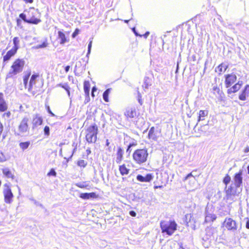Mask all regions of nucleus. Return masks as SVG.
<instances>
[{"label": "nucleus", "instance_id": "nucleus-1", "mask_svg": "<svg viewBox=\"0 0 249 249\" xmlns=\"http://www.w3.org/2000/svg\"><path fill=\"white\" fill-rule=\"evenodd\" d=\"M242 189V188L231 183L228 186L225 187L224 191L226 193L225 199L231 203L236 200V196H237L241 192Z\"/></svg>", "mask_w": 249, "mask_h": 249}, {"label": "nucleus", "instance_id": "nucleus-2", "mask_svg": "<svg viewBox=\"0 0 249 249\" xmlns=\"http://www.w3.org/2000/svg\"><path fill=\"white\" fill-rule=\"evenodd\" d=\"M25 64V61L23 59H16L11 67L9 72L6 75V79L13 78L15 75L21 72Z\"/></svg>", "mask_w": 249, "mask_h": 249}, {"label": "nucleus", "instance_id": "nucleus-3", "mask_svg": "<svg viewBox=\"0 0 249 249\" xmlns=\"http://www.w3.org/2000/svg\"><path fill=\"white\" fill-rule=\"evenodd\" d=\"M160 227L162 233H165L171 236L177 230L178 225L174 220L161 221L160 222Z\"/></svg>", "mask_w": 249, "mask_h": 249}, {"label": "nucleus", "instance_id": "nucleus-4", "mask_svg": "<svg viewBox=\"0 0 249 249\" xmlns=\"http://www.w3.org/2000/svg\"><path fill=\"white\" fill-rule=\"evenodd\" d=\"M39 75L38 73H34L31 77L29 84L28 85V91L32 92L33 95L36 94H39L41 92V88H42L43 84L42 83L39 86H36L37 79L39 78Z\"/></svg>", "mask_w": 249, "mask_h": 249}, {"label": "nucleus", "instance_id": "nucleus-5", "mask_svg": "<svg viewBox=\"0 0 249 249\" xmlns=\"http://www.w3.org/2000/svg\"><path fill=\"white\" fill-rule=\"evenodd\" d=\"M148 153L145 148L136 150L132 155L134 161L140 165L144 163L147 160Z\"/></svg>", "mask_w": 249, "mask_h": 249}, {"label": "nucleus", "instance_id": "nucleus-6", "mask_svg": "<svg viewBox=\"0 0 249 249\" xmlns=\"http://www.w3.org/2000/svg\"><path fill=\"white\" fill-rule=\"evenodd\" d=\"M89 58L86 56L76 62L74 72L76 76H79L86 70L87 64L88 63Z\"/></svg>", "mask_w": 249, "mask_h": 249}, {"label": "nucleus", "instance_id": "nucleus-7", "mask_svg": "<svg viewBox=\"0 0 249 249\" xmlns=\"http://www.w3.org/2000/svg\"><path fill=\"white\" fill-rule=\"evenodd\" d=\"M3 194L4 202L7 204H11L13 201L14 195L10 187V183H5L3 185Z\"/></svg>", "mask_w": 249, "mask_h": 249}, {"label": "nucleus", "instance_id": "nucleus-8", "mask_svg": "<svg viewBox=\"0 0 249 249\" xmlns=\"http://www.w3.org/2000/svg\"><path fill=\"white\" fill-rule=\"evenodd\" d=\"M38 13V9H36L35 8H30L29 9V13L31 17V18L29 19L27 23L32 24H37L41 22V20L35 17V14Z\"/></svg>", "mask_w": 249, "mask_h": 249}, {"label": "nucleus", "instance_id": "nucleus-9", "mask_svg": "<svg viewBox=\"0 0 249 249\" xmlns=\"http://www.w3.org/2000/svg\"><path fill=\"white\" fill-rule=\"evenodd\" d=\"M224 226L229 231H234L237 230L236 222L231 218H226L224 223Z\"/></svg>", "mask_w": 249, "mask_h": 249}, {"label": "nucleus", "instance_id": "nucleus-10", "mask_svg": "<svg viewBox=\"0 0 249 249\" xmlns=\"http://www.w3.org/2000/svg\"><path fill=\"white\" fill-rule=\"evenodd\" d=\"M28 121L29 119L27 117H24L22 120L18 127V131L19 133H17L18 135H20L21 134H23L28 131L29 129L28 125Z\"/></svg>", "mask_w": 249, "mask_h": 249}, {"label": "nucleus", "instance_id": "nucleus-11", "mask_svg": "<svg viewBox=\"0 0 249 249\" xmlns=\"http://www.w3.org/2000/svg\"><path fill=\"white\" fill-rule=\"evenodd\" d=\"M243 171L240 170L238 173L235 174L233 180L231 181L232 184L237 186L240 188H242V183H243Z\"/></svg>", "mask_w": 249, "mask_h": 249}, {"label": "nucleus", "instance_id": "nucleus-12", "mask_svg": "<svg viewBox=\"0 0 249 249\" xmlns=\"http://www.w3.org/2000/svg\"><path fill=\"white\" fill-rule=\"evenodd\" d=\"M211 209H212V208H211ZM216 218V215L211 212V210H209L208 206H207L205 209V222L206 223H211L213 222Z\"/></svg>", "mask_w": 249, "mask_h": 249}, {"label": "nucleus", "instance_id": "nucleus-13", "mask_svg": "<svg viewBox=\"0 0 249 249\" xmlns=\"http://www.w3.org/2000/svg\"><path fill=\"white\" fill-rule=\"evenodd\" d=\"M225 85L226 87L228 88L230 87L232 84H233L237 79V77L235 74L233 73L228 74L225 75Z\"/></svg>", "mask_w": 249, "mask_h": 249}, {"label": "nucleus", "instance_id": "nucleus-14", "mask_svg": "<svg viewBox=\"0 0 249 249\" xmlns=\"http://www.w3.org/2000/svg\"><path fill=\"white\" fill-rule=\"evenodd\" d=\"M186 226L188 227H190L193 230H195L196 229V221L194 218L192 217V216L191 214H187L185 215Z\"/></svg>", "mask_w": 249, "mask_h": 249}, {"label": "nucleus", "instance_id": "nucleus-15", "mask_svg": "<svg viewBox=\"0 0 249 249\" xmlns=\"http://www.w3.org/2000/svg\"><path fill=\"white\" fill-rule=\"evenodd\" d=\"M153 178L154 176L151 173L147 174L144 176L139 174L136 177L137 180L140 182H149L153 179Z\"/></svg>", "mask_w": 249, "mask_h": 249}, {"label": "nucleus", "instance_id": "nucleus-16", "mask_svg": "<svg viewBox=\"0 0 249 249\" xmlns=\"http://www.w3.org/2000/svg\"><path fill=\"white\" fill-rule=\"evenodd\" d=\"M43 123V119L41 116L38 114H36L33 118L32 121V128L34 129L38 126L40 125Z\"/></svg>", "mask_w": 249, "mask_h": 249}, {"label": "nucleus", "instance_id": "nucleus-17", "mask_svg": "<svg viewBox=\"0 0 249 249\" xmlns=\"http://www.w3.org/2000/svg\"><path fill=\"white\" fill-rule=\"evenodd\" d=\"M215 229L213 228H207L206 229V234L202 238L203 240L207 241V240H211L212 237L213 236V234Z\"/></svg>", "mask_w": 249, "mask_h": 249}, {"label": "nucleus", "instance_id": "nucleus-18", "mask_svg": "<svg viewBox=\"0 0 249 249\" xmlns=\"http://www.w3.org/2000/svg\"><path fill=\"white\" fill-rule=\"evenodd\" d=\"M87 133L91 134L94 135H97L98 132V129L97 125L94 124H93L89 126L86 130Z\"/></svg>", "mask_w": 249, "mask_h": 249}, {"label": "nucleus", "instance_id": "nucleus-19", "mask_svg": "<svg viewBox=\"0 0 249 249\" xmlns=\"http://www.w3.org/2000/svg\"><path fill=\"white\" fill-rule=\"evenodd\" d=\"M124 153V150L121 147H119L116 153V162L117 163L120 164L121 162L123 160Z\"/></svg>", "mask_w": 249, "mask_h": 249}, {"label": "nucleus", "instance_id": "nucleus-20", "mask_svg": "<svg viewBox=\"0 0 249 249\" xmlns=\"http://www.w3.org/2000/svg\"><path fill=\"white\" fill-rule=\"evenodd\" d=\"M249 94V85H246L244 89L242 90L241 93L239 96V99L240 100L245 101L246 99V96Z\"/></svg>", "mask_w": 249, "mask_h": 249}, {"label": "nucleus", "instance_id": "nucleus-21", "mask_svg": "<svg viewBox=\"0 0 249 249\" xmlns=\"http://www.w3.org/2000/svg\"><path fill=\"white\" fill-rule=\"evenodd\" d=\"M79 197L83 199H89L97 197V195L94 192L83 193L80 194Z\"/></svg>", "mask_w": 249, "mask_h": 249}, {"label": "nucleus", "instance_id": "nucleus-22", "mask_svg": "<svg viewBox=\"0 0 249 249\" xmlns=\"http://www.w3.org/2000/svg\"><path fill=\"white\" fill-rule=\"evenodd\" d=\"M17 52V50L13 48L8 51L6 54L3 56V61L6 62L9 61L10 58L16 53Z\"/></svg>", "mask_w": 249, "mask_h": 249}, {"label": "nucleus", "instance_id": "nucleus-23", "mask_svg": "<svg viewBox=\"0 0 249 249\" xmlns=\"http://www.w3.org/2000/svg\"><path fill=\"white\" fill-rule=\"evenodd\" d=\"M148 137L149 139H152L155 141L158 140V137L155 133V127L154 126L150 128L148 132Z\"/></svg>", "mask_w": 249, "mask_h": 249}, {"label": "nucleus", "instance_id": "nucleus-24", "mask_svg": "<svg viewBox=\"0 0 249 249\" xmlns=\"http://www.w3.org/2000/svg\"><path fill=\"white\" fill-rule=\"evenodd\" d=\"M58 38L60 39V44H64L69 41V39H67L65 35L60 31L58 32Z\"/></svg>", "mask_w": 249, "mask_h": 249}, {"label": "nucleus", "instance_id": "nucleus-25", "mask_svg": "<svg viewBox=\"0 0 249 249\" xmlns=\"http://www.w3.org/2000/svg\"><path fill=\"white\" fill-rule=\"evenodd\" d=\"M90 85L89 81H85L84 83V90L87 98H89Z\"/></svg>", "mask_w": 249, "mask_h": 249}, {"label": "nucleus", "instance_id": "nucleus-26", "mask_svg": "<svg viewBox=\"0 0 249 249\" xmlns=\"http://www.w3.org/2000/svg\"><path fill=\"white\" fill-rule=\"evenodd\" d=\"M86 139L89 143H95L97 140V135L86 133Z\"/></svg>", "mask_w": 249, "mask_h": 249}, {"label": "nucleus", "instance_id": "nucleus-27", "mask_svg": "<svg viewBox=\"0 0 249 249\" xmlns=\"http://www.w3.org/2000/svg\"><path fill=\"white\" fill-rule=\"evenodd\" d=\"M229 66L226 63H222L220 64L216 68V71H218L219 72V74H221L222 71H225L228 69Z\"/></svg>", "mask_w": 249, "mask_h": 249}, {"label": "nucleus", "instance_id": "nucleus-28", "mask_svg": "<svg viewBox=\"0 0 249 249\" xmlns=\"http://www.w3.org/2000/svg\"><path fill=\"white\" fill-rule=\"evenodd\" d=\"M124 115L129 118H134L138 115V113L136 112V110H126L124 112Z\"/></svg>", "mask_w": 249, "mask_h": 249}, {"label": "nucleus", "instance_id": "nucleus-29", "mask_svg": "<svg viewBox=\"0 0 249 249\" xmlns=\"http://www.w3.org/2000/svg\"><path fill=\"white\" fill-rule=\"evenodd\" d=\"M2 173L7 178H11L12 179H14L15 178L14 175L12 174L11 171L8 168L3 169Z\"/></svg>", "mask_w": 249, "mask_h": 249}, {"label": "nucleus", "instance_id": "nucleus-30", "mask_svg": "<svg viewBox=\"0 0 249 249\" xmlns=\"http://www.w3.org/2000/svg\"><path fill=\"white\" fill-rule=\"evenodd\" d=\"M0 109H7V104L3 98V94L0 92Z\"/></svg>", "mask_w": 249, "mask_h": 249}, {"label": "nucleus", "instance_id": "nucleus-31", "mask_svg": "<svg viewBox=\"0 0 249 249\" xmlns=\"http://www.w3.org/2000/svg\"><path fill=\"white\" fill-rule=\"evenodd\" d=\"M152 85L151 80L147 76H145L144 78L143 84L142 87L144 89H148V88Z\"/></svg>", "mask_w": 249, "mask_h": 249}, {"label": "nucleus", "instance_id": "nucleus-32", "mask_svg": "<svg viewBox=\"0 0 249 249\" xmlns=\"http://www.w3.org/2000/svg\"><path fill=\"white\" fill-rule=\"evenodd\" d=\"M119 171L122 176L127 175L129 173V170L127 169L124 164L119 166Z\"/></svg>", "mask_w": 249, "mask_h": 249}, {"label": "nucleus", "instance_id": "nucleus-33", "mask_svg": "<svg viewBox=\"0 0 249 249\" xmlns=\"http://www.w3.org/2000/svg\"><path fill=\"white\" fill-rule=\"evenodd\" d=\"M240 89V88L239 84H235L232 87H231V88H230L228 89V93L229 94L234 93V92H236L237 91H238Z\"/></svg>", "mask_w": 249, "mask_h": 249}, {"label": "nucleus", "instance_id": "nucleus-34", "mask_svg": "<svg viewBox=\"0 0 249 249\" xmlns=\"http://www.w3.org/2000/svg\"><path fill=\"white\" fill-rule=\"evenodd\" d=\"M207 110H200L198 115V121L204 120V117L208 115Z\"/></svg>", "mask_w": 249, "mask_h": 249}, {"label": "nucleus", "instance_id": "nucleus-35", "mask_svg": "<svg viewBox=\"0 0 249 249\" xmlns=\"http://www.w3.org/2000/svg\"><path fill=\"white\" fill-rule=\"evenodd\" d=\"M13 44H14V46L12 48L18 51V50L19 48V39L18 37H15L13 38Z\"/></svg>", "mask_w": 249, "mask_h": 249}, {"label": "nucleus", "instance_id": "nucleus-36", "mask_svg": "<svg viewBox=\"0 0 249 249\" xmlns=\"http://www.w3.org/2000/svg\"><path fill=\"white\" fill-rule=\"evenodd\" d=\"M75 185L81 188H87L88 187H90L89 184L86 181L78 182L75 183Z\"/></svg>", "mask_w": 249, "mask_h": 249}, {"label": "nucleus", "instance_id": "nucleus-37", "mask_svg": "<svg viewBox=\"0 0 249 249\" xmlns=\"http://www.w3.org/2000/svg\"><path fill=\"white\" fill-rule=\"evenodd\" d=\"M31 74V71H30L28 72V73L26 74L23 76V84L25 88H26V87L28 85V80H29V79L30 78Z\"/></svg>", "mask_w": 249, "mask_h": 249}, {"label": "nucleus", "instance_id": "nucleus-38", "mask_svg": "<svg viewBox=\"0 0 249 249\" xmlns=\"http://www.w3.org/2000/svg\"><path fill=\"white\" fill-rule=\"evenodd\" d=\"M110 91V89H107L103 94V98L106 102H108V95Z\"/></svg>", "mask_w": 249, "mask_h": 249}, {"label": "nucleus", "instance_id": "nucleus-39", "mask_svg": "<svg viewBox=\"0 0 249 249\" xmlns=\"http://www.w3.org/2000/svg\"><path fill=\"white\" fill-rule=\"evenodd\" d=\"M231 181V177L229 175H226L223 179V182L225 185V187L228 186L229 184Z\"/></svg>", "mask_w": 249, "mask_h": 249}, {"label": "nucleus", "instance_id": "nucleus-40", "mask_svg": "<svg viewBox=\"0 0 249 249\" xmlns=\"http://www.w3.org/2000/svg\"><path fill=\"white\" fill-rule=\"evenodd\" d=\"M30 144V142L28 141L26 142H21L19 143L20 147L23 150L26 149Z\"/></svg>", "mask_w": 249, "mask_h": 249}, {"label": "nucleus", "instance_id": "nucleus-41", "mask_svg": "<svg viewBox=\"0 0 249 249\" xmlns=\"http://www.w3.org/2000/svg\"><path fill=\"white\" fill-rule=\"evenodd\" d=\"M87 162L83 160H79L77 161V164L78 166L85 168L87 165Z\"/></svg>", "mask_w": 249, "mask_h": 249}, {"label": "nucleus", "instance_id": "nucleus-42", "mask_svg": "<svg viewBox=\"0 0 249 249\" xmlns=\"http://www.w3.org/2000/svg\"><path fill=\"white\" fill-rule=\"evenodd\" d=\"M92 40H90V41L89 42V44H88V52H87V55L86 56L88 57L89 58V55L90 54V53H91V47H92Z\"/></svg>", "mask_w": 249, "mask_h": 249}, {"label": "nucleus", "instance_id": "nucleus-43", "mask_svg": "<svg viewBox=\"0 0 249 249\" xmlns=\"http://www.w3.org/2000/svg\"><path fill=\"white\" fill-rule=\"evenodd\" d=\"M48 176H53L56 177V172H55V170L53 168H52L50 171L47 174Z\"/></svg>", "mask_w": 249, "mask_h": 249}, {"label": "nucleus", "instance_id": "nucleus-44", "mask_svg": "<svg viewBox=\"0 0 249 249\" xmlns=\"http://www.w3.org/2000/svg\"><path fill=\"white\" fill-rule=\"evenodd\" d=\"M7 160V159L4 154L0 151V162H3Z\"/></svg>", "mask_w": 249, "mask_h": 249}, {"label": "nucleus", "instance_id": "nucleus-45", "mask_svg": "<svg viewBox=\"0 0 249 249\" xmlns=\"http://www.w3.org/2000/svg\"><path fill=\"white\" fill-rule=\"evenodd\" d=\"M44 133L46 136L50 135V127L48 126H45L44 128Z\"/></svg>", "mask_w": 249, "mask_h": 249}, {"label": "nucleus", "instance_id": "nucleus-46", "mask_svg": "<svg viewBox=\"0 0 249 249\" xmlns=\"http://www.w3.org/2000/svg\"><path fill=\"white\" fill-rule=\"evenodd\" d=\"M19 17L26 23H27V21L29 20V19L26 18V16L24 13H21L20 14H19Z\"/></svg>", "mask_w": 249, "mask_h": 249}, {"label": "nucleus", "instance_id": "nucleus-47", "mask_svg": "<svg viewBox=\"0 0 249 249\" xmlns=\"http://www.w3.org/2000/svg\"><path fill=\"white\" fill-rule=\"evenodd\" d=\"M30 200H31L32 201H33L34 202V203L36 206H39L40 207H41L42 208H43L44 207L43 206V205L42 204H41L40 203H39V202L37 201L36 200L33 199V198H32V199H30Z\"/></svg>", "mask_w": 249, "mask_h": 249}, {"label": "nucleus", "instance_id": "nucleus-48", "mask_svg": "<svg viewBox=\"0 0 249 249\" xmlns=\"http://www.w3.org/2000/svg\"><path fill=\"white\" fill-rule=\"evenodd\" d=\"M79 32L80 30L78 28H76L71 35L72 37L75 38L79 34Z\"/></svg>", "mask_w": 249, "mask_h": 249}, {"label": "nucleus", "instance_id": "nucleus-49", "mask_svg": "<svg viewBox=\"0 0 249 249\" xmlns=\"http://www.w3.org/2000/svg\"><path fill=\"white\" fill-rule=\"evenodd\" d=\"M138 101L140 105H142V95L138 90Z\"/></svg>", "mask_w": 249, "mask_h": 249}, {"label": "nucleus", "instance_id": "nucleus-50", "mask_svg": "<svg viewBox=\"0 0 249 249\" xmlns=\"http://www.w3.org/2000/svg\"><path fill=\"white\" fill-rule=\"evenodd\" d=\"M188 60L191 61L195 62L196 61V56L195 54H193L191 56L188 57Z\"/></svg>", "mask_w": 249, "mask_h": 249}, {"label": "nucleus", "instance_id": "nucleus-51", "mask_svg": "<svg viewBox=\"0 0 249 249\" xmlns=\"http://www.w3.org/2000/svg\"><path fill=\"white\" fill-rule=\"evenodd\" d=\"M11 115V113L10 111H8L6 113H4L2 114V116L3 118L6 119V118H9Z\"/></svg>", "mask_w": 249, "mask_h": 249}, {"label": "nucleus", "instance_id": "nucleus-52", "mask_svg": "<svg viewBox=\"0 0 249 249\" xmlns=\"http://www.w3.org/2000/svg\"><path fill=\"white\" fill-rule=\"evenodd\" d=\"M193 172H191V173H190L188 174V175H187L185 177V178H184V180H184V181H185V180H186L187 179H188L190 178H195L193 176V174H192V173H193Z\"/></svg>", "mask_w": 249, "mask_h": 249}, {"label": "nucleus", "instance_id": "nucleus-53", "mask_svg": "<svg viewBox=\"0 0 249 249\" xmlns=\"http://www.w3.org/2000/svg\"><path fill=\"white\" fill-rule=\"evenodd\" d=\"M62 88L64 89L66 91L68 90V89H71L70 87L69 86L68 84L67 83L63 84Z\"/></svg>", "mask_w": 249, "mask_h": 249}, {"label": "nucleus", "instance_id": "nucleus-54", "mask_svg": "<svg viewBox=\"0 0 249 249\" xmlns=\"http://www.w3.org/2000/svg\"><path fill=\"white\" fill-rule=\"evenodd\" d=\"M47 46V44L45 42L43 43L42 44L38 45L37 47V48H45Z\"/></svg>", "mask_w": 249, "mask_h": 249}, {"label": "nucleus", "instance_id": "nucleus-55", "mask_svg": "<svg viewBox=\"0 0 249 249\" xmlns=\"http://www.w3.org/2000/svg\"><path fill=\"white\" fill-rule=\"evenodd\" d=\"M132 31L134 33L136 36H142L140 34H139L137 31H136L135 28H133L132 29Z\"/></svg>", "mask_w": 249, "mask_h": 249}, {"label": "nucleus", "instance_id": "nucleus-56", "mask_svg": "<svg viewBox=\"0 0 249 249\" xmlns=\"http://www.w3.org/2000/svg\"><path fill=\"white\" fill-rule=\"evenodd\" d=\"M129 214H130V215L131 216H133V217L136 216V212H135V211H130L129 212Z\"/></svg>", "mask_w": 249, "mask_h": 249}, {"label": "nucleus", "instance_id": "nucleus-57", "mask_svg": "<svg viewBox=\"0 0 249 249\" xmlns=\"http://www.w3.org/2000/svg\"><path fill=\"white\" fill-rule=\"evenodd\" d=\"M131 147H130L129 145L127 146V149H126V153H127L128 154V155H129L130 152H131Z\"/></svg>", "mask_w": 249, "mask_h": 249}, {"label": "nucleus", "instance_id": "nucleus-58", "mask_svg": "<svg viewBox=\"0 0 249 249\" xmlns=\"http://www.w3.org/2000/svg\"><path fill=\"white\" fill-rule=\"evenodd\" d=\"M246 228L249 229V218H247V221L246 223Z\"/></svg>", "mask_w": 249, "mask_h": 249}, {"label": "nucleus", "instance_id": "nucleus-59", "mask_svg": "<svg viewBox=\"0 0 249 249\" xmlns=\"http://www.w3.org/2000/svg\"><path fill=\"white\" fill-rule=\"evenodd\" d=\"M150 34V33L149 32H146L143 35V36H144V37L145 38H146L147 37V36L149 35Z\"/></svg>", "mask_w": 249, "mask_h": 249}, {"label": "nucleus", "instance_id": "nucleus-60", "mask_svg": "<svg viewBox=\"0 0 249 249\" xmlns=\"http://www.w3.org/2000/svg\"><path fill=\"white\" fill-rule=\"evenodd\" d=\"M70 66H67L65 67V71L66 72H68L69 70H70Z\"/></svg>", "mask_w": 249, "mask_h": 249}, {"label": "nucleus", "instance_id": "nucleus-61", "mask_svg": "<svg viewBox=\"0 0 249 249\" xmlns=\"http://www.w3.org/2000/svg\"><path fill=\"white\" fill-rule=\"evenodd\" d=\"M86 153L87 154V156L89 155L91 153V150H90V149L89 148H88L86 150Z\"/></svg>", "mask_w": 249, "mask_h": 249}, {"label": "nucleus", "instance_id": "nucleus-62", "mask_svg": "<svg viewBox=\"0 0 249 249\" xmlns=\"http://www.w3.org/2000/svg\"><path fill=\"white\" fill-rule=\"evenodd\" d=\"M213 91H217V92H218L220 90L219 88H218L217 87H215V86L213 87Z\"/></svg>", "mask_w": 249, "mask_h": 249}, {"label": "nucleus", "instance_id": "nucleus-63", "mask_svg": "<svg viewBox=\"0 0 249 249\" xmlns=\"http://www.w3.org/2000/svg\"><path fill=\"white\" fill-rule=\"evenodd\" d=\"M136 145H137V143L136 142H132V143H130L128 145L130 147H132V146H135Z\"/></svg>", "mask_w": 249, "mask_h": 249}, {"label": "nucleus", "instance_id": "nucleus-64", "mask_svg": "<svg viewBox=\"0 0 249 249\" xmlns=\"http://www.w3.org/2000/svg\"><path fill=\"white\" fill-rule=\"evenodd\" d=\"M244 152L245 153H248L249 152V146H247L245 149H244Z\"/></svg>", "mask_w": 249, "mask_h": 249}]
</instances>
